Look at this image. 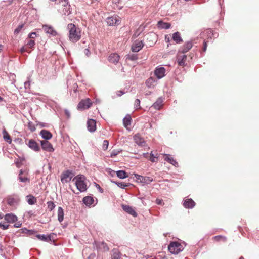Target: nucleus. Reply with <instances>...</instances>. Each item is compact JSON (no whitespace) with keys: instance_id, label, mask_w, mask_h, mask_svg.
<instances>
[{"instance_id":"obj_1","label":"nucleus","mask_w":259,"mask_h":259,"mask_svg":"<svg viewBox=\"0 0 259 259\" xmlns=\"http://www.w3.org/2000/svg\"><path fill=\"white\" fill-rule=\"evenodd\" d=\"M68 30V38L69 40L75 43L79 41L81 37V31L80 29L72 23L68 24L67 25Z\"/></svg>"},{"instance_id":"obj_2","label":"nucleus","mask_w":259,"mask_h":259,"mask_svg":"<svg viewBox=\"0 0 259 259\" xmlns=\"http://www.w3.org/2000/svg\"><path fill=\"white\" fill-rule=\"evenodd\" d=\"M85 177L83 175H79L75 177L72 181L75 182V184L77 189L81 192H85L87 189V186L85 182Z\"/></svg>"},{"instance_id":"obj_3","label":"nucleus","mask_w":259,"mask_h":259,"mask_svg":"<svg viewBox=\"0 0 259 259\" xmlns=\"http://www.w3.org/2000/svg\"><path fill=\"white\" fill-rule=\"evenodd\" d=\"M169 251L174 254H177L183 249L182 244L177 241L171 242L168 246Z\"/></svg>"},{"instance_id":"obj_4","label":"nucleus","mask_w":259,"mask_h":259,"mask_svg":"<svg viewBox=\"0 0 259 259\" xmlns=\"http://www.w3.org/2000/svg\"><path fill=\"white\" fill-rule=\"evenodd\" d=\"M59 4L61 8L60 10L64 15H69L71 13L70 5L69 4L68 0H59Z\"/></svg>"},{"instance_id":"obj_5","label":"nucleus","mask_w":259,"mask_h":259,"mask_svg":"<svg viewBox=\"0 0 259 259\" xmlns=\"http://www.w3.org/2000/svg\"><path fill=\"white\" fill-rule=\"evenodd\" d=\"M93 102L89 98L81 100L77 105V109L80 110L88 109L92 105Z\"/></svg>"},{"instance_id":"obj_6","label":"nucleus","mask_w":259,"mask_h":259,"mask_svg":"<svg viewBox=\"0 0 259 259\" xmlns=\"http://www.w3.org/2000/svg\"><path fill=\"white\" fill-rule=\"evenodd\" d=\"M106 22L109 26L119 25L121 22V18L116 15L108 17L106 19Z\"/></svg>"},{"instance_id":"obj_7","label":"nucleus","mask_w":259,"mask_h":259,"mask_svg":"<svg viewBox=\"0 0 259 259\" xmlns=\"http://www.w3.org/2000/svg\"><path fill=\"white\" fill-rule=\"evenodd\" d=\"M72 177V173L69 170H66L61 174V181L62 183H68L71 180Z\"/></svg>"},{"instance_id":"obj_8","label":"nucleus","mask_w":259,"mask_h":259,"mask_svg":"<svg viewBox=\"0 0 259 259\" xmlns=\"http://www.w3.org/2000/svg\"><path fill=\"white\" fill-rule=\"evenodd\" d=\"M41 145L44 150L49 152H53L54 151L52 145L47 140L41 141Z\"/></svg>"},{"instance_id":"obj_9","label":"nucleus","mask_w":259,"mask_h":259,"mask_svg":"<svg viewBox=\"0 0 259 259\" xmlns=\"http://www.w3.org/2000/svg\"><path fill=\"white\" fill-rule=\"evenodd\" d=\"M135 177L137 180L141 183L149 184L153 181V179L149 177H144L138 174H135Z\"/></svg>"},{"instance_id":"obj_10","label":"nucleus","mask_w":259,"mask_h":259,"mask_svg":"<svg viewBox=\"0 0 259 259\" xmlns=\"http://www.w3.org/2000/svg\"><path fill=\"white\" fill-rule=\"evenodd\" d=\"M144 44L141 40H136L132 46V51L134 52H138L143 47Z\"/></svg>"},{"instance_id":"obj_11","label":"nucleus","mask_w":259,"mask_h":259,"mask_svg":"<svg viewBox=\"0 0 259 259\" xmlns=\"http://www.w3.org/2000/svg\"><path fill=\"white\" fill-rule=\"evenodd\" d=\"M27 145L30 148L35 152H38L40 150L38 143L33 139H30L28 141Z\"/></svg>"},{"instance_id":"obj_12","label":"nucleus","mask_w":259,"mask_h":259,"mask_svg":"<svg viewBox=\"0 0 259 259\" xmlns=\"http://www.w3.org/2000/svg\"><path fill=\"white\" fill-rule=\"evenodd\" d=\"M134 140L135 142L140 146H146V142L144 139L139 134H136L134 136Z\"/></svg>"},{"instance_id":"obj_13","label":"nucleus","mask_w":259,"mask_h":259,"mask_svg":"<svg viewBox=\"0 0 259 259\" xmlns=\"http://www.w3.org/2000/svg\"><path fill=\"white\" fill-rule=\"evenodd\" d=\"M193 47V43L192 41H188L179 50L180 53L184 54L189 51Z\"/></svg>"},{"instance_id":"obj_14","label":"nucleus","mask_w":259,"mask_h":259,"mask_svg":"<svg viewBox=\"0 0 259 259\" xmlns=\"http://www.w3.org/2000/svg\"><path fill=\"white\" fill-rule=\"evenodd\" d=\"M165 69L164 67H158L156 68L154 71L155 75L158 79H160L164 76Z\"/></svg>"},{"instance_id":"obj_15","label":"nucleus","mask_w":259,"mask_h":259,"mask_svg":"<svg viewBox=\"0 0 259 259\" xmlns=\"http://www.w3.org/2000/svg\"><path fill=\"white\" fill-rule=\"evenodd\" d=\"M87 127L90 132H93L96 130V122L95 120L90 119L88 120Z\"/></svg>"},{"instance_id":"obj_16","label":"nucleus","mask_w":259,"mask_h":259,"mask_svg":"<svg viewBox=\"0 0 259 259\" xmlns=\"http://www.w3.org/2000/svg\"><path fill=\"white\" fill-rule=\"evenodd\" d=\"M42 29L46 33L51 34L52 36H56L57 34V32L51 26L44 25L42 26Z\"/></svg>"},{"instance_id":"obj_17","label":"nucleus","mask_w":259,"mask_h":259,"mask_svg":"<svg viewBox=\"0 0 259 259\" xmlns=\"http://www.w3.org/2000/svg\"><path fill=\"white\" fill-rule=\"evenodd\" d=\"M19 179L22 182H29V179L28 178V172L20 170L19 174Z\"/></svg>"},{"instance_id":"obj_18","label":"nucleus","mask_w":259,"mask_h":259,"mask_svg":"<svg viewBox=\"0 0 259 259\" xmlns=\"http://www.w3.org/2000/svg\"><path fill=\"white\" fill-rule=\"evenodd\" d=\"M122 208L125 212L132 215L134 217H136L137 215V213L134 210V209L132 207L128 206V205H123Z\"/></svg>"},{"instance_id":"obj_19","label":"nucleus","mask_w":259,"mask_h":259,"mask_svg":"<svg viewBox=\"0 0 259 259\" xmlns=\"http://www.w3.org/2000/svg\"><path fill=\"white\" fill-rule=\"evenodd\" d=\"M119 56L116 53H112L108 57V60L112 63H116L119 61Z\"/></svg>"},{"instance_id":"obj_20","label":"nucleus","mask_w":259,"mask_h":259,"mask_svg":"<svg viewBox=\"0 0 259 259\" xmlns=\"http://www.w3.org/2000/svg\"><path fill=\"white\" fill-rule=\"evenodd\" d=\"M195 205V202L192 199H187L184 201L183 205L186 208H192Z\"/></svg>"},{"instance_id":"obj_21","label":"nucleus","mask_w":259,"mask_h":259,"mask_svg":"<svg viewBox=\"0 0 259 259\" xmlns=\"http://www.w3.org/2000/svg\"><path fill=\"white\" fill-rule=\"evenodd\" d=\"M164 158L165 161L172 164L175 167L178 166V163L175 160H174L172 157H170L169 155L164 154Z\"/></svg>"},{"instance_id":"obj_22","label":"nucleus","mask_w":259,"mask_h":259,"mask_svg":"<svg viewBox=\"0 0 259 259\" xmlns=\"http://www.w3.org/2000/svg\"><path fill=\"white\" fill-rule=\"evenodd\" d=\"M186 59L187 56L186 55L183 54L182 56L179 55L178 57V63L179 65L185 66L186 65Z\"/></svg>"},{"instance_id":"obj_23","label":"nucleus","mask_w":259,"mask_h":259,"mask_svg":"<svg viewBox=\"0 0 259 259\" xmlns=\"http://www.w3.org/2000/svg\"><path fill=\"white\" fill-rule=\"evenodd\" d=\"M157 27L159 29H169L171 24L169 23L164 22L162 21H159L157 23Z\"/></svg>"},{"instance_id":"obj_24","label":"nucleus","mask_w":259,"mask_h":259,"mask_svg":"<svg viewBox=\"0 0 259 259\" xmlns=\"http://www.w3.org/2000/svg\"><path fill=\"white\" fill-rule=\"evenodd\" d=\"M6 199L7 203L10 206L13 205L19 201V199L17 198L14 197L13 196H9L7 197Z\"/></svg>"},{"instance_id":"obj_25","label":"nucleus","mask_w":259,"mask_h":259,"mask_svg":"<svg viewBox=\"0 0 259 259\" xmlns=\"http://www.w3.org/2000/svg\"><path fill=\"white\" fill-rule=\"evenodd\" d=\"M172 39L177 44L183 42V39L181 36V34L179 32H176L172 34Z\"/></svg>"},{"instance_id":"obj_26","label":"nucleus","mask_w":259,"mask_h":259,"mask_svg":"<svg viewBox=\"0 0 259 259\" xmlns=\"http://www.w3.org/2000/svg\"><path fill=\"white\" fill-rule=\"evenodd\" d=\"M5 219L8 222L14 223L17 220V218L16 215L13 214H7L5 216Z\"/></svg>"},{"instance_id":"obj_27","label":"nucleus","mask_w":259,"mask_h":259,"mask_svg":"<svg viewBox=\"0 0 259 259\" xmlns=\"http://www.w3.org/2000/svg\"><path fill=\"white\" fill-rule=\"evenodd\" d=\"M40 134L42 137L46 140L50 139L52 137V134L48 131L45 130H41Z\"/></svg>"},{"instance_id":"obj_28","label":"nucleus","mask_w":259,"mask_h":259,"mask_svg":"<svg viewBox=\"0 0 259 259\" xmlns=\"http://www.w3.org/2000/svg\"><path fill=\"white\" fill-rule=\"evenodd\" d=\"M94 201V200L93 198L92 197L89 196L84 197L83 199V203L87 206H88L92 205Z\"/></svg>"},{"instance_id":"obj_29","label":"nucleus","mask_w":259,"mask_h":259,"mask_svg":"<svg viewBox=\"0 0 259 259\" xmlns=\"http://www.w3.org/2000/svg\"><path fill=\"white\" fill-rule=\"evenodd\" d=\"M3 135L4 140L8 143L11 144L12 141V139L9 133L5 129H4L3 131Z\"/></svg>"},{"instance_id":"obj_30","label":"nucleus","mask_w":259,"mask_h":259,"mask_svg":"<svg viewBox=\"0 0 259 259\" xmlns=\"http://www.w3.org/2000/svg\"><path fill=\"white\" fill-rule=\"evenodd\" d=\"M212 240L215 242H225L227 241V238L224 236L218 235L213 237Z\"/></svg>"},{"instance_id":"obj_31","label":"nucleus","mask_w":259,"mask_h":259,"mask_svg":"<svg viewBox=\"0 0 259 259\" xmlns=\"http://www.w3.org/2000/svg\"><path fill=\"white\" fill-rule=\"evenodd\" d=\"M64 219V211L62 207H59L58 209V220L61 222Z\"/></svg>"},{"instance_id":"obj_32","label":"nucleus","mask_w":259,"mask_h":259,"mask_svg":"<svg viewBox=\"0 0 259 259\" xmlns=\"http://www.w3.org/2000/svg\"><path fill=\"white\" fill-rule=\"evenodd\" d=\"M27 201L30 205L34 204L37 202L36 198L33 195H29L27 196Z\"/></svg>"},{"instance_id":"obj_33","label":"nucleus","mask_w":259,"mask_h":259,"mask_svg":"<svg viewBox=\"0 0 259 259\" xmlns=\"http://www.w3.org/2000/svg\"><path fill=\"white\" fill-rule=\"evenodd\" d=\"M131 117L129 115L126 116L124 118L123 120V124L124 127H126V128H128V126L131 125Z\"/></svg>"},{"instance_id":"obj_34","label":"nucleus","mask_w":259,"mask_h":259,"mask_svg":"<svg viewBox=\"0 0 259 259\" xmlns=\"http://www.w3.org/2000/svg\"><path fill=\"white\" fill-rule=\"evenodd\" d=\"M52 235H49L48 236H46L45 235H36V237L39 240L48 242L51 241V236Z\"/></svg>"},{"instance_id":"obj_35","label":"nucleus","mask_w":259,"mask_h":259,"mask_svg":"<svg viewBox=\"0 0 259 259\" xmlns=\"http://www.w3.org/2000/svg\"><path fill=\"white\" fill-rule=\"evenodd\" d=\"M117 176L120 179L126 178L128 177L127 173L123 170H119L116 172Z\"/></svg>"},{"instance_id":"obj_36","label":"nucleus","mask_w":259,"mask_h":259,"mask_svg":"<svg viewBox=\"0 0 259 259\" xmlns=\"http://www.w3.org/2000/svg\"><path fill=\"white\" fill-rule=\"evenodd\" d=\"M155 80L153 77L149 78L146 81V84L148 88H151L154 85Z\"/></svg>"},{"instance_id":"obj_37","label":"nucleus","mask_w":259,"mask_h":259,"mask_svg":"<svg viewBox=\"0 0 259 259\" xmlns=\"http://www.w3.org/2000/svg\"><path fill=\"white\" fill-rule=\"evenodd\" d=\"M26 44H25L29 49L32 48L35 45V41L33 39H27L26 40Z\"/></svg>"},{"instance_id":"obj_38","label":"nucleus","mask_w":259,"mask_h":259,"mask_svg":"<svg viewBox=\"0 0 259 259\" xmlns=\"http://www.w3.org/2000/svg\"><path fill=\"white\" fill-rule=\"evenodd\" d=\"M162 106V101L161 100H157L153 104L152 107L155 109L159 110Z\"/></svg>"},{"instance_id":"obj_39","label":"nucleus","mask_w":259,"mask_h":259,"mask_svg":"<svg viewBox=\"0 0 259 259\" xmlns=\"http://www.w3.org/2000/svg\"><path fill=\"white\" fill-rule=\"evenodd\" d=\"M28 127L29 130L32 132L35 131L36 130L35 124L32 122H31V121H29L28 122Z\"/></svg>"},{"instance_id":"obj_40","label":"nucleus","mask_w":259,"mask_h":259,"mask_svg":"<svg viewBox=\"0 0 259 259\" xmlns=\"http://www.w3.org/2000/svg\"><path fill=\"white\" fill-rule=\"evenodd\" d=\"M149 160L152 162H155L158 161V156L157 155L154 156L152 153H150L149 156Z\"/></svg>"},{"instance_id":"obj_41","label":"nucleus","mask_w":259,"mask_h":259,"mask_svg":"<svg viewBox=\"0 0 259 259\" xmlns=\"http://www.w3.org/2000/svg\"><path fill=\"white\" fill-rule=\"evenodd\" d=\"M111 259H121L120 253L118 251H115L112 255Z\"/></svg>"},{"instance_id":"obj_42","label":"nucleus","mask_w":259,"mask_h":259,"mask_svg":"<svg viewBox=\"0 0 259 259\" xmlns=\"http://www.w3.org/2000/svg\"><path fill=\"white\" fill-rule=\"evenodd\" d=\"M48 208L50 211H52L55 207V204L52 201L47 202Z\"/></svg>"},{"instance_id":"obj_43","label":"nucleus","mask_w":259,"mask_h":259,"mask_svg":"<svg viewBox=\"0 0 259 259\" xmlns=\"http://www.w3.org/2000/svg\"><path fill=\"white\" fill-rule=\"evenodd\" d=\"M20 52L21 53H23L24 52H28L30 53L31 52V51L29 50V48L26 45L21 48Z\"/></svg>"},{"instance_id":"obj_44","label":"nucleus","mask_w":259,"mask_h":259,"mask_svg":"<svg viewBox=\"0 0 259 259\" xmlns=\"http://www.w3.org/2000/svg\"><path fill=\"white\" fill-rule=\"evenodd\" d=\"M116 184L118 187L122 188H124L125 187H127L129 186V184H126V183H123V182H118V183H116Z\"/></svg>"},{"instance_id":"obj_45","label":"nucleus","mask_w":259,"mask_h":259,"mask_svg":"<svg viewBox=\"0 0 259 259\" xmlns=\"http://www.w3.org/2000/svg\"><path fill=\"white\" fill-rule=\"evenodd\" d=\"M109 142L107 140H104L102 145V149L104 150H106L108 148Z\"/></svg>"},{"instance_id":"obj_46","label":"nucleus","mask_w":259,"mask_h":259,"mask_svg":"<svg viewBox=\"0 0 259 259\" xmlns=\"http://www.w3.org/2000/svg\"><path fill=\"white\" fill-rule=\"evenodd\" d=\"M23 26H24V24H21V25H19L18 27L16 29H15V30L14 31V33L16 34H18V33H19V32L23 28Z\"/></svg>"},{"instance_id":"obj_47","label":"nucleus","mask_w":259,"mask_h":259,"mask_svg":"<svg viewBox=\"0 0 259 259\" xmlns=\"http://www.w3.org/2000/svg\"><path fill=\"white\" fill-rule=\"evenodd\" d=\"M127 58L131 60H135L137 59V55H128Z\"/></svg>"},{"instance_id":"obj_48","label":"nucleus","mask_w":259,"mask_h":259,"mask_svg":"<svg viewBox=\"0 0 259 259\" xmlns=\"http://www.w3.org/2000/svg\"><path fill=\"white\" fill-rule=\"evenodd\" d=\"M36 36V33L35 32H32L29 35V38L30 39H34Z\"/></svg>"},{"instance_id":"obj_49","label":"nucleus","mask_w":259,"mask_h":259,"mask_svg":"<svg viewBox=\"0 0 259 259\" xmlns=\"http://www.w3.org/2000/svg\"><path fill=\"white\" fill-rule=\"evenodd\" d=\"M140 105V101L139 99H137L135 102V105L136 108H139Z\"/></svg>"},{"instance_id":"obj_50","label":"nucleus","mask_w":259,"mask_h":259,"mask_svg":"<svg viewBox=\"0 0 259 259\" xmlns=\"http://www.w3.org/2000/svg\"><path fill=\"white\" fill-rule=\"evenodd\" d=\"M165 41L167 43H169L170 42V35H165Z\"/></svg>"},{"instance_id":"obj_51","label":"nucleus","mask_w":259,"mask_h":259,"mask_svg":"<svg viewBox=\"0 0 259 259\" xmlns=\"http://www.w3.org/2000/svg\"><path fill=\"white\" fill-rule=\"evenodd\" d=\"M84 53L87 56H89L90 55V51L88 49H85L84 50Z\"/></svg>"},{"instance_id":"obj_52","label":"nucleus","mask_w":259,"mask_h":259,"mask_svg":"<svg viewBox=\"0 0 259 259\" xmlns=\"http://www.w3.org/2000/svg\"><path fill=\"white\" fill-rule=\"evenodd\" d=\"M116 93L117 96H121L124 94V92L122 91H117Z\"/></svg>"},{"instance_id":"obj_53","label":"nucleus","mask_w":259,"mask_h":259,"mask_svg":"<svg viewBox=\"0 0 259 259\" xmlns=\"http://www.w3.org/2000/svg\"><path fill=\"white\" fill-rule=\"evenodd\" d=\"M118 152H119L112 151V152H111V155H110V156H111V157H114V156H115L116 155H117V154H118Z\"/></svg>"},{"instance_id":"obj_54","label":"nucleus","mask_w":259,"mask_h":259,"mask_svg":"<svg viewBox=\"0 0 259 259\" xmlns=\"http://www.w3.org/2000/svg\"><path fill=\"white\" fill-rule=\"evenodd\" d=\"M0 227H2L4 230H5L8 228L9 225L7 224H1V226H0Z\"/></svg>"},{"instance_id":"obj_55","label":"nucleus","mask_w":259,"mask_h":259,"mask_svg":"<svg viewBox=\"0 0 259 259\" xmlns=\"http://www.w3.org/2000/svg\"><path fill=\"white\" fill-rule=\"evenodd\" d=\"M206 49H207V43L206 41H204L203 48V51H204V52L206 51Z\"/></svg>"},{"instance_id":"obj_56","label":"nucleus","mask_w":259,"mask_h":259,"mask_svg":"<svg viewBox=\"0 0 259 259\" xmlns=\"http://www.w3.org/2000/svg\"><path fill=\"white\" fill-rule=\"evenodd\" d=\"M103 245H104V249L105 251L109 250V248L107 245H106L104 243H103Z\"/></svg>"},{"instance_id":"obj_57","label":"nucleus","mask_w":259,"mask_h":259,"mask_svg":"<svg viewBox=\"0 0 259 259\" xmlns=\"http://www.w3.org/2000/svg\"><path fill=\"white\" fill-rule=\"evenodd\" d=\"M162 200H159V199H157L156 200V203L157 204H162Z\"/></svg>"},{"instance_id":"obj_58","label":"nucleus","mask_w":259,"mask_h":259,"mask_svg":"<svg viewBox=\"0 0 259 259\" xmlns=\"http://www.w3.org/2000/svg\"><path fill=\"white\" fill-rule=\"evenodd\" d=\"M3 48H4L3 46L2 45L0 44V52L3 50Z\"/></svg>"},{"instance_id":"obj_59","label":"nucleus","mask_w":259,"mask_h":259,"mask_svg":"<svg viewBox=\"0 0 259 259\" xmlns=\"http://www.w3.org/2000/svg\"><path fill=\"white\" fill-rule=\"evenodd\" d=\"M148 155V153H144L143 154V156L144 157L147 158Z\"/></svg>"},{"instance_id":"obj_60","label":"nucleus","mask_w":259,"mask_h":259,"mask_svg":"<svg viewBox=\"0 0 259 259\" xmlns=\"http://www.w3.org/2000/svg\"><path fill=\"white\" fill-rule=\"evenodd\" d=\"M3 217V215L1 213H0V219H2Z\"/></svg>"},{"instance_id":"obj_61","label":"nucleus","mask_w":259,"mask_h":259,"mask_svg":"<svg viewBox=\"0 0 259 259\" xmlns=\"http://www.w3.org/2000/svg\"><path fill=\"white\" fill-rule=\"evenodd\" d=\"M3 100V98L0 96V101H2Z\"/></svg>"},{"instance_id":"obj_62","label":"nucleus","mask_w":259,"mask_h":259,"mask_svg":"<svg viewBox=\"0 0 259 259\" xmlns=\"http://www.w3.org/2000/svg\"><path fill=\"white\" fill-rule=\"evenodd\" d=\"M92 255H93V256H95V254H93H93H91V255H90L89 257H90Z\"/></svg>"},{"instance_id":"obj_63","label":"nucleus","mask_w":259,"mask_h":259,"mask_svg":"<svg viewBox=\"0 0 259 259\" xmlns=\"http://www.w3.org/2000/svg\"><path fill=\"white\" fill-rule=\"evenodd\" d=\"M239 259H244L243 257L241 256L239 258Z\"/></svg>"},{"instance_id":"obj_64","label":"nucleus","mask_w":259,"mask_h":259,"mask_svg":"<svg viewBox=\"0 0 259 259\" xmlns=\"http://www.w3.org/2000/svg\"><path fill=\"white\" fill-rule=\"evenodd\" d=\"M51 1H52V2H55L56 1V0H50Z\"/></svg>"}]
</instances>
